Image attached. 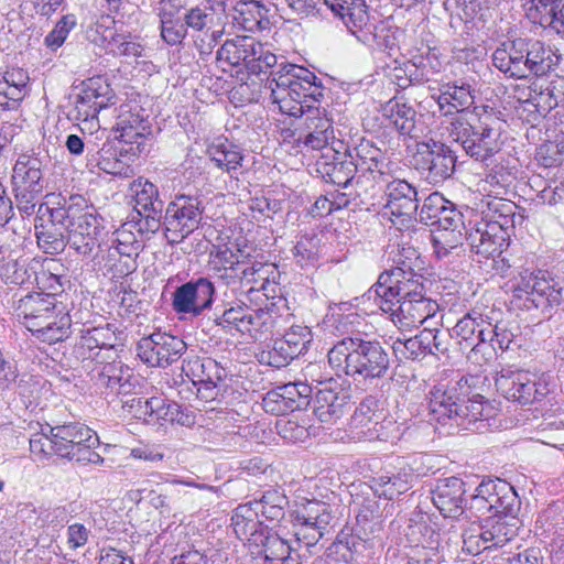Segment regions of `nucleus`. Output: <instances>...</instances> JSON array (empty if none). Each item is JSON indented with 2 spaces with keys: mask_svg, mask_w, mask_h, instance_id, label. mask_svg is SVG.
Returning <instances> with one entry per match:
<instances>
[{
  "mask_svg": "<svg viewBox=\"0 0 564 564\" xmlns=\"http://www.w3.org/2000/svg\"><path fill=\"white\" fill-rule=\"evenodd\" d=\"M327 358L333 369L355 381L384 379L391 368L390 354L383 344L361 335L338 340L328 350Z\"/></svg>",
  "mask_w": 564,
  "mask_h": 564,
  "instance_id": "nucleus-1",
  "label": "nucleus"
},
{
  "mask_svg": "<svg viewBox=\"0 0 564 564\" xmlns=\"http://www.w3.org/2000/svg\"><path fill=\"white\" fill-rule=\"evenodd\" d=\"M18 321L43 343L50 345L68 338L72 318L54 294L33 292L13 301Z\"/></svg>",
  "mask_w": 564,
  "mask_h": 564,
  "instance_id": "nucleus-2",
  "label": "nucleus"
},
{
  "mask_svg": "<svg viewBox=\"0 0 564 564\" xmlns=\"http://www.w3.org/2000/svg\"><path fill=\"white\" fill-rule=\"evenodd\" d=\"M561 55L540 40L517 37L501 43L492 53V64L509 78L543 76L554 69Z\"/></svg>",
  "mask_w": 564,
  "mask_h": 564,
  "instance_id": "nucleus-3",
  "label": "nucleus"
},
{
  "mask_svg": "<svg viewBox=\"0 0 564 564\" xmlns=\"http://www.w3.org/2000/svg\"><path fill=\"white\" fill-rule=\"evenodd\" d=\"M446 130L452 140L476 161L485 162L501 150L499 130L481 119L470 121L467 113L451 117Z\"/></svg>",
  "mask_w": 564,
  "mask_h": 564,
  "instance_id": "nucleus-4",
  "label": "nucleus"
},
{
  "mask_svg": "<svg viewBox=\"0 0 564 564\" xmlns=\"http://www.w3.org/2000/svg\"><path fill=\"white\" fill-rule=\"evenodd\" d=\"M520 508L516 489L501 478H484L468 500V512L475 517L519 514Z\"/></svg>",
  "mask_w": 564,
  "mask_h": 564,
  "instance_id": "nucleus-5",
  "label": "nucleus"
},
{
  "mask_svg": "<svg viewBox=\"0 0 564 564\" xmlns=\"http://www.w3.org/2000/svg\"><path fill=\"white\" fill-rule=\"evenodd\" d=\"M497 391L507 400L521 405L542 402L551 392L547 378L524 370L503 369L496 377Z\"/></svg>",
  "mask_w": 564,
  "mask_h": 564,
  "instance_id": "nucleus-6",
  "label": "nucleus"
},
{
  "mask_svg": "<svg viewBox=\"0 0 564 564\" xmlns=\"http://www.w3.org/2000/svg\"><path fill=\"white\" fill-rule=\"evenodd\" d=\"M198 194H178L165 208L163 227L170 242H181L200 225L204 213Z\"/></svg>",
  "mask_w": 564,
  "mask_h": 564,
  "instance_id": "nucleus-7",
  "label": "nucleus"
},
{
  "mask_svg": "<svg viewBox=\"0 0 564 564\" xmlns=\"http://www.w3.org/2000/svg\"><path fill=\"white\" fill-rule=\"evenodd\" d=\"M513 295L523 300L528 308L533 306L545 311L560 305L563 299V286L547 271L524 270L513 285Z\"/></svg>",
  "mask_w": 564,
  "mask_h": 564,
  "instance_id": "nucleus-8",
  "label": "nucleus"
},
{
  "mask_svg": "<svg viewBox=\"0 0 564 564\" xmlns=\"http://www.w3.org/2000/svg\"><path fill=\"white\" fill-rule=\"evenodd\" d=\"M413 165L429 184L440 185L454 174L456 155L445 143L430 139L416 143Z\"/></svg>",
  "mask_w": 564,
  "mask_h": 564,
  "instance_id": "nucleus-9",
  "label": "nucleus"
},
{
  "mask_svg": "<svg viewBox=\"0 0 564 564\" xmlns=\"http://www.w3.org/2000/svg\"><path fill=\"white\" fill-rule=\"evenodd\" d=\"M404 536L410 549L397 556V564H440L443 560L441 533L423 518L411 519L404 529Z\"/></svg>",
  "mask_w": 564,
  "mask_h": 564,
  "instance_id": "nucleus-10",
  "label": "nucleus"
},
{
  "mask_svg": "<svg viewBox=\"0 0 564 564\" xmlns=\"http://www.w3.org/2000/svg\"><path fill=\"white\" fill-rule=\"evenodd\" d=\"M485 380L486 378L480 375H467L462 376L454 383L434 386L427 395L430 420L446 425L456 401H462V397L468 395L473 392V389H477Z\"/></svg>",
  "mask_w": 564,
  "mask_h": 564,
  "instance_id": "nucleus-11",
  "label": "nucleus"
},
{
  "mask_svg": "<svg viewBox=\"0 0 564 564\" xmlns=\"http://www.w3.org/2000/svg\"><path fill=\"white\" fill-rule=\"evenodd\" d=\"M332 519L329 506L319 500H308L294 511V534L306 552L314 553L319 540L328 532Z\"/></svg>",
  "mask_w": 564,
  "mask_h": 564,
  "instance_id": "nucleus-12",
  "label": "nucleus"
},
{
  "mask_svg": "<svg viewBox=\"0 0 564 564\" xmlns=\"http://www.w3.org/2000/svg\"><path fill=\"white\" fill-rule=\"evenodd\" d=\"M270 76L271 85L285 88V93L305 99L307 104L319 101L324 96L321 79L303 66L282 62L278 70L270 72Z\"/></svg>",
  "mask_w": 564,
  "mask_h": 564,
  "instance_id": "nucleus-13",
  "label": "nucleus"
},
{
  "mask_svg": "<svg viewBox=\"0 0 564 564\" xmlns=\"http://www.w3.org/2000/svg\"><path fill=\"white\" fill-rule=\"evenodd\" d=\"M186 343L172 334L154 332L137 344L138 357L149 367L166 368L186 351Z\"/></svg>",
  "mask_w": 564,
  "mask_h": 564,
  "instance_id": "nucleus-14",
  "label": "nucleus"
},
{
  "mask_svg": "<svg viewBox=\"0 0 564 564\" xmlns=\"http://www.w3.org/2000/svg\"><path fill=\"white\" fill-rule=\"evenodd\" d=\"M386 204L383 215L400 229L409 228L419 209L416 188L405 180L386 181Z\"/></svg>",
  "mask_w": 564,
  "mask_h": 564,
  "instance_id": "nucleus-15",
  "label": "nucleus"
},
{
  "mask_svg": "<svg viewBox=\"0 0 564 564\" xmlns=\"http://www.w3.org/2000/svg\"><path fill=\"white\" fill-rule=\"evenodd\" d=\"M349 404L350 395L333 378L315 386L311 409L318 421L336 423L348 412Z\"/></svg>",
  "mask_w": 564,
  "mask_h": 564,
  "instance_id": "nucleus-16",
  "label": "nucleus"
},
{
  "mask_svg": "<svg viewBox=\"0 0 564 564\" xmlns=\"http://www.w3.org/2000/svg\"><path fill=\"white\" fill-rule=\"evenodd\" d=\"M216 289L210 279L200 276L191 280L173 292L172 306L176 313L200 316L210 310L214 303Z\"/></svg>",
  "mask_w": 564,
  "mask_h": 564,
  "instance_id": "nucleus-17",
  "label": "nucleus"
},
{
  "mask_svg": "<svg viewBox=\"0 0 564 564\" xmlns=\"http://www.w3.org/2000/svg\"><path fill=\"white\" fill-rule=\"evenodd\" d=\"M297 142L313 150H325V152L336 148V144L344 149V143L336 140L333 122L327 117L326 110L315 106H307L300 126Z\"/></svg>",
  "mask_w": 564,
  "mask_h": 564,
  "instance_id": "nucleus-18",
  "label": "nucleus"
},
{
  "mask_svg": "<svg viewBox=\"0 0 564 564\" xmlns=\"http://www.w3.org/2000/svg\"><path fill=\"white\" fill-rule=\"evenodd\" d=\"M83 88L76 100V119L84 122L97 120L98 113L115 104V94L110 85L101 77L83 82Z\"/></svg>",
  "mask_w": 564,
  "mask_h": 564,
  "instance_id": "nucleus-19",
  "label": "nucleus"
},
{
  "mask_svg": "<svg viewBox=\"0 0 564 564\" xmlns=\"http://www.w3.org/2000/svg\"><path fill=\"white\" fill-rule=\"evenodd\" d=\"M324 4L338 17L358 40L369 42L375 36L366 0H324Z\"/></svg>",
  "mask_w": 564,
  "mask_h": 564,
  "instance_id": "nucleus-20",
  "label": "nucleus"
},
{
  "mask_svg": "<svg viewBox=\"0 0 564 564\" xmlns=\"http://www.w3.org/2000/svg\"><path fill=\"white\" fill-rule=\"evenodd\" d=\"M466 488L463 479L448 477L437 480L432 489V502L445 518L458 519L468 511L465 499Z\"/></svg>",
  "mask_w": 564,
  "mask_h": 564,
  "instance_id": "nucleus-21",
  "label": "nucleus"
},
{
  "mask_svg": "<svg viewBox=\"0 0 564 564\" xmlns=\"http://www.w3.org/2000/svg\"><path fill=\"white\" fill-rule=\"evenodd\" d=\"M316 171L327 182L347 188L355 178L357 167L346 149L330 148L316 162Z\"/></svg>",
  "mask_w": 564,
  "mask_h": 564,
  "instance_id": "nucleus-22",
  "label": "nucleus"
},
{
  "mask_svg": "<svg viewBox=\"0 0 564 564\" xmlns=\"http://www.w3.org/2000/svg\"><path fill=\"white\" fill-rule=\"evenodd\" d=\"M437 312L436 301L427 296H419L401 301L395 313H392L391 322L400 330H411L425 323L432 324Z\"/></svg>",
  "mask_w": 564,
  "mask_h": 564,
  "instance_id": "nucleus-23",
  "label": "nucleus"
},
{
  "mask_svg": "<svg viewBox=\"0 0 564 564\" xmlns=\"http://www.w3.org/2000/svg\"><path fill=\"white\" fill-rule=\"evenodd\" d=\"M508 231L495 223H479L468 236L471 249L484 258L500 257L508 246Z\"/></svg>",
  "mask_w": 564,
  "mask_h": 564,
  "instance_id": "nucleus-24",
  "label": "nucleus"
},
{
  "mask_svg": "<svg viewBox=\"0 0 564 564\" xmlns=\"http://www.w3.org/2000/svg\"><path fill=\"white\" fill-rule=\"evenodd\" d=\"M117 130L120 132V141L129 145L126 152L139 155L147 151L151 126L139 112H121L118 118Z\"/></svg>",
  "mask_w": 564,
  "mask_h": 564,
  "instance_id": "nucleus-25",
  "label": "nucleus"
},
{
  "mask_svg": "<svg viewBox=\"0 0 564 564\" xmlns=\"http://www.w3.org/2000/svg\"><path fill=\"white\" fill-rule=\"evenodd\" d=\"M116 343L117 335L110 324L90 327L82 330L79 341L75 347V352L77 357L83 360H95L99 357L101 350H105L110 352L108 358H111V355H116Z\"/></svg>",
  "mask_w": 564,
  "mask_h": 564,
  "instance_id": "nucleus-26",
  "label": "nucleus"
},
{
  "mask_svg": "<svg viewBox=\"0 0 564 564\" xmlns=\"http://www.w3.org/2000/svg\"><path fill=\"white\" fill-rule=\"evenodd\" d=\"M231 527L241 541L248 542L252 547L268 532V527L262 524L260 514L251 502L238 506L231 517Z\"/></svg>",
  "mask_w": 564,
  "mask_h": 564,
  "instance_id": "nucleus-27",
  "label": "nucleus"
},
{
  "mask_svg": "<svg viewBox=\"0 0 564 564\" xmlns=\"http://www.w3.org/2000/svg\"><path fill=\"white\" fill-rule=\"evenodd\" d=\"M261 43L252 36L238 35L235 39L227 40L217 51V61L225 62L230 66L245 64L247 68L256 73L254 66H250L257 51L260 52Z\"/></svg>",
  "mask_w": 564,
  "mask_h": 564,
  "instance_id": "nucleus-28",
  "label": "nucleus"
},
{
  "mask_svg": "<svg viewBox=\"0 0 564 564\" xmlns=\"http://www.w3.org/2000/svg\"><path fill=\"white\" fill-rule=\"evenodd\" d=\"M144 415L149 416L150 423L163 420L182 426H192L196 422L194 412L162 397L147 399Z\"/></svg>",
  "mask_w": 564,
  "mask_h": 564,
  "instance_id": "nucleus-29",
  "label": "nucleus"
},
{
  "mask_svg": "<svg viewBox=\"0 0 564 564\" xmlns=\"http://www.w3.org/2000/svg\"><path fill=\"white\" fill-rule=\"evenodd\" d=\"M354 165L357 173H369L377 183L387 181V162L386 155L372 142L362 140L355 148Z\"/></svg>",
  "mask_w": 564,
  "mask_h": 564,
  "instance_id": "nucleus-30",
  "label": "nucleus"
},
{
  "mask_svg": "<svg viewBox=\"0 0 564 564\" xmlns=\"http://www.w3.org/2000/svg\"><path fill=\"white\" fill-rule=\"evenodd\" d=\"M269 9L260 1H240L234 7V24L248 32L263 31L269 28Z\"/></svg>",
  "mask_w": 564,
  "mask_h": 564,
  "instance_id": "nucleus-31",
  "label": "nucleus"
},
{
  "mask_svg": "<svg viewBox=\"0 0 564 564\" xmlns=\"http://www.w3.org/2000/svg\"><path fill=\"white\" fill-rule=\"evenodd\" d=\"M519 523L518 514H497L486 520L481 528L494 554L517 535Z\"/></svg>",
  "mask_w": 564,
  "mask_h": 564,
  "instance_id": "nucleus-32",
  "label": "nucleus"
},
{
  "mask_svg": "<svg viewBox=\"0 0 564 564\" xmlns=\"http://www.w3.org/2000/svg\"><path fill=\"white\" fill-rule=\"evenodd\" d=\"M42 167L43 163L40 158L21 154L13 166V186L45 189L46 180L43 176Z\"/></svg>",
  "mask_w": 564,
  "mask_h": 564,
  "instance_id": "nucleus-33",
  "label": "nucleus"
},
{
  "mask_svg": "<svg viewBox=\"0 0 564 564\" xmlns=\"http://www.w3.org/2000/svg\"><path fill=\"white\" fill-rule=\"evenodd\" d=\"M207 155L216 167L228 173L231 178L238 180L235 174L243 161V154L238 145L227 139H218L207 148Z\"/></svg>",
  "mask_w": 564,
  "mask_h": 564,
  "instance_id": "nucleus-34",
  "label": "nucleus"
},
{
  "mask_svg": "<svg viewBox=\"0 0 564 564\" xmlns=\"http://www.w3.org/2000/svg\"><path fill=\"white\" fill-rule=\"evenodd\" d=\"M182 371L194 384L198 382L213 383L214 381H224L226 370L213 358L208 357H187L183 361Z\"/></svg>",
  "mask_w": 564,
  "mask_h": 564,
  "instance_id": "nucleus-35",
  "label": "nucleus"
},
{
  "mask_svg": "<svg viewBox=\"0 0 564 564\" xmlns=\"http://www.w3.org/2000/svg\"><path fill=\"white\" fill-rule=\"evenodd\" d=\"M387 126L393 127L402 135H413L416 122L415 109L398 98L390 99L382 107Z\"/></svg>",
  "mask_w": 564,
  "mask_h": 564,
  "instance_id": "nucleus-36",
  "label": "nucleus"
},
{
  "mask_svg": "<svg viewBox=\"0 0 564 564\" xmlns=\"http://www.w3.org/2000/svg\"><path fill=\"white\" fill-rule=\"evenodd\" d=\"M392 280L397 283V293H400V301L417 299L425 295L424 282L426 279L414 271L411 265L405 261L399 263L398 267L391 270Z\"/></svg>",
  "mask_w": 564,
  "mask_h": 564,
  "instance_id": "nucleus-37",
  "label": "nucleus"
},
{
  "mask_svg": "<svg viewBox=\"0 0 564 564\" xmlns=\"http://www.w3.org/2000/svg\"><path fill=\"white\" fill-rule=\"evenodd\" d=\"M253 547L258 556L254 557V564H269L274 562H283L293 558L290 555L289 544L278 534H271L269 531L258 541Z\"/></svg>",
  "mask_w": 564,
  "mask_h": 564,
  "instance_id": "nucleus-38",
  "label": "nucleus"
},
{
  "mask_svg": "<svg viewBox=\"0 0 564 564\" xmlns=\"http://www.w3.org/2000/svg\"><path fill=\"white\" fill-rule=\"evenodd\" d=\"M382 412L383 410L380 409L379 401L375 397H366L355 409L349 421V429L354 437L359 440L361 432H365L372 424H378V420L382 419Z\"/></svg>",
  "mask_w": 564,
  "mask_h": 564,
  "instance_id": "nucleus-39",
  "label": "nucleus"
},
{
  "mask_svg": "<svg viewBox=\"0 0 564 564\" xmlns=\"http://www.w3.org/2000/svg\"><path fill=\"white\" fill-rule=\"evenodd\" d=\"M52 429L54 430V436L58 440L59 457L68 456L69 451L76 445H80L82 442H90L94 432L79 422L56 425Z\"/></svg>",
  "mask_w": 564,
  "mask_h": 564,
  "instance_id": "nucleus-40",
  "label": "nucleus"
},
{
  "mask_svg": "<svg viewBox=\"0 0 564 564\" xmlns=\"http://www.w3.org/2000/svg\"><path fill=\"white\" fill-rule=\"evenodd\" d=\"M161 36L169 45L181 44L186 36V26L180 17H175L171 0L160 2Z\"/></svg>",
  "mask_w": 564,
  "mask_h": 564,
  "instance_id": "nucleus-41",
  "label": "nucleus"
},
{
  "mask_svg": "<svg viewBox=\"0 0 564 564\" xmlns=\"http://www.w3.org/2000/svg\"><path fill=\"white\" fill-rule=\"evenodd\" d=\"M130 191L135 202V212H158L164 209V202L160 197V192L156 185L150 181L138 177L130 185Z\"/></svg>",
  "mask_w": 564,
  "mask_h": 564,
  "instance_id": "nucleus-42",
  "label": "nucleus"
},
{
  "mask_svg": "<svg viewBox=\"0 0 564 564\" xmlns=\"http://www.w3.org/2000/svg\"><path fill=\"white\" fill-rule=\"evenodd\" d=\"M397 283L392 280V274L389 270L379 275L377 283L369 291V293H375L376 304L383 313L389 314L390 318L401 302L400 293H397Z\"/></svg>",
  "mask_w": 564,
  "mask_h": 564,
  "instance_id": "nucleus-43",
  "label": "nucleus"
},
{
  "mask_svg": "<svg viewBox=\"0 0 564 564\" xmlns=\"http://www.w3.org/2000/svg\"><path fill=\"white\" fill-rule=\"evenodd\" d=\"M44 214L40 218V224H35V238L39 248L47 254H58L64 251L67 245V236L64 227H55L52 224L44 223Z\"/></svg>",
  "mask_w": 564,
  "mask_h": 564,
  "instance_id": "nucleus-44",
  "label": "nucleus"
},
{
  "mask_svg": "<svg viewBox=\"0 0 564 564\" xmlns=\"http://www.w3.org/2000/svg\"><path fill=\"white\" fill-rule=\"evenodd\" d=\"M36 426L40 427L39 432H34L30 440V452L34 455L35 460L44 463L53 456L59 457L58 440L54 436V430L50 424L42 425L39 422Z\"/></svg>",
  "mask_w": 564,
  "mask_h": 564,
  "instance_id": "nucleus-45",
  "label": "nucleus"
},
{
  "mask_svg": "<svg viewBox=\"0 0 564 564\" xmlns=\"http://www.w3.org/2000/svg\"><path fill=\"white\" fill-rule=\"evenodd\" d=\"M18 76L19 79L14 80V73L0 74V109H13L23 99L28 77L21 72Z\"/></svg>",
  "mask_w": 564,
  "mask_h": 564,
  "instance_id": "nucleus-46",
  "label": "nucleus"
},
{
  "mask_svg": "<svg viewBox=\"0 0 564 564\" xmlns=\"http://www.w3.org/2000/svg\"><path fill=\"white\" fill-rule=\"evenodd\" d=\"M279 393H269V400L273 398H281L285 405L286 401L292 402L293 409H301L312 404V397L315 392V387H312L304 382H290L279 388Z\"/></svg>",
  "mask_w": 564,
  "mask_h": 564,
  "instance_id": "nucleus-47",
  "label": "nucleus"
},
{
  "mask_svg": "<svg viewBox=\"0 0 564 564\" xmlns=\"http://www.w3.org/2000/svg\"><path fill=\"white\" fill-rule=\"evenodd\" d=\"M438 322L425 326L420 333L427 348L429 355L436 358L447 355L452 341V334L447 329L440 328Z\"/></svg>",
  "mask_w": 564,
  "mask_h": 564,
  "instance_id": "nucleus-48",
  "label": "nucleus"
},
{
  "mask_svg": "<svg viewBox=\"0 0 564 564\" xmlns=\"http://www.w3.org/2000/svg\"><path fill=\"white\" fill-rule=\"evenodd\" d=\"M129 369L130 368L124 366L121 361L113 360L106 362L93 370L96 372L95 382L98 387L107 390V395H113L116 387L122 382L126 377V371H129Z\"/></svg>",
  "mask_w": 564,
  "mask_h": 564,
  "instance_id": "nucleus-49",
  "label": "nucleus"
},
{
  "mask_svg": "<svg viewBox=\"0 0 564 564\" xmlns=\"http://www.w3.org/2000/svg\"><path fill=\"white\" fill-rule=\"evenodd\" d=\"M261 516L268 520H281L284 517L286 497L278 490L265 491L260 499L250 501Z\"/></svg>",
  "mask_w": 564,
  "mask_h": 564,
  "instance_id": "nucleus-50",
  "label": "nucleus"
},
{
  "mask_svg": "<svg viewBox=\"0 0 564 564\" xmlns=\"http://www.w3.org/2000/svg\"><path fill=\"white\" fill-rule=\"evenodd\" d=\"M270 98L273 104L278 105L279 110L282 113L303 119L305 117L307 106H313L312 104H307V100L305 99L295 98V96L290 93H285V88H278L270 84Z\"/></svg>",
  "mask_w": 564,
  "mask_h": 564,
  "instance_id": "nucleus-51",
  "label": "nucleus"
},
{
  "mask_svg": "<svg viewBox=\"0 0 564 564\" xmlns=\"http://www.w3.org/2000/svg\"><path fill=\"white\" fill-rule=\"evenodd\" d=\"M132 223H127L113 232L112 245L109 250L120 256L128 258L138 257L143 249V242L137 239L135 235L131 231Z\"/></svg>",
  "mask_w": 564,
  "mask_h": 564,
  "instance_id": "nucleus-52",
  "label": "nucleus"
},
{
  "mask_svg": "<svg viewBox=\"0 0 564 564\" xmlns=\"http://www.w3.org/2000/svg\"><path fill=\"white\" fill-rule=\"evenodd\" d=\"M485 318L481 313L476 310H471L464 315L454 326V334L460 338L462 341L466 343V347H470L471 350L477 348L475 344L476 334L479 326H484Z\"/></svg>",
  "mask_w": 564,
  "mask_h": 564,
  "instance_id": "nucleus-53",
  "label": "nucleus"
},
{
  "mask_svg": "<svg viewBox=\"0 0 564 564\" xmlns=\"http://www.w3.org/2000/svg\"><path fill=\"white\" fill-rule=\"evenodd\" d=\"M444 97L443 99L452 100V108L455 110V115L466 113L465 110L468 109L474 104V94L469 84L457 82L444 84Z\"/></svg>",
  "mask_w": 564,
  "mask_h": 564,
  "instance_id": "nucleus-54",
  "label": "nucleus"
},
{
  "mask_svg": "<svg viewBox=\"0 0 564 564\" xmlns=\"http://www.w3.org/2000/svg\"><path fill=\"white\" fill-rule=\"evenodd\" d=\"M410 488L409 482L401 475H380L372 478L371 489L386 500H393Z\"/></svg>",
  "mask_w": 564,
  "mask_h": 564,
  "instance_id": "nucleus-55",
  "label": "nucleus"
},
{
  "mask_svg": "<svg viewBox=\"0 0 564 564\" xmlns=\"http://www.w3.org/2000/svg\"><path fill=\"white\" fill-rule=\"evenodd\" d=\"M102 41L107 42V50L119 56H141L142 46L132 41L130 35L117 34L110 30H105Z\"/></svg>",
  "mask_w": 564,
  "mask_h": 564,
  "instance_id": "nucleus-56",
  "label": "nucleus"
},
{
  "mask_svg": "<svg viewBox=\"0 0 564 564\" xmlns=\"http://www.w3.org/2000/svg\"><path fill=\"white\" fill-rule=\"evenodd\" d=\"M381 497L382 496L378 495L375 489L366 497H356L354 502L358 507L357 521L359 523H367L382 518L388 503H384L382 508L380 502Z\"/></svg>",
  "mask_w": 564,
  "mask_h": 564,
  "instance_id": "nucleus-57",
  "label": "nucleus"
},
{
  "mask_svg": "<svg viewBox=\"0 0 564 564\" xmlns=\"http://www.w3.org/2000/svg\"><path fill=\"white\" fill-rule=\"evenodd\" d=\"M454 204L447 200L441 193L430 194L423 202L420 209V220L426 225L435 226L436 219H440Z\"/></svg>",
  "mask_w": 564,
  "mask_h": 564,
  "instance_id": "nucleus-58",
  "label": "nucleus"
},
{
  "mask_svg": "<svg viewBox=\"0 0 564 564\" xmlns=\"http://www.w3.org/2000/svg\"><path fill=\"white\" fill-rule=\"evenodd\" d=\"M247 313L248 305L245 303L232 305L228 308H225L220 315H215L213 323L226 332L235 328L237 332L242 333L243 328H246L245 321Z\"/></svg>",
  "mask_w": 564,
  "mask_h": 564,
  "instance_id": "nucleus-59",
  "label": "nucleus"
},
{
  "mask_svg": "<svg viewBox=\"0 0 564 564\" xmlns=\"http://www.w3.org/2000/svg\"><path fill=\"white\" fill-rule=\"evenodd\" d=\"M462 539L463 550L467 553L477 555L485 552L487 557L494 555L481 525L467 528Z\"/></svg>",
  "mask_w": 564,
  "mask_h": 564,
  "instance_id": "nucleus-60",
  "label": "nucleus"
},
{
  "mask_svg": "<svg viewBox=\"0 0 564 564\" xmlns=\"http://www.w3.org/2000/svg\"><path fill=\"white\" fill-rule=\"evenodd\" d=\"M372 424L369 429L361 432L360 441H392L398 437L400 426L392 419L386 417L382 413V419L378 420V424L373 427Z\"/></svg>",
  "mask_w": 564,
  "mask_h": 564,
  "instance_id": "nucleus-61",
  "label": "nucleus"
},
{
  "mask_svg": "<svg viewBox=\"0 0 564 564\" xmlns=\"http://www.w3.org/2000/svg\"><path fill=\"white\" fill-rule=\"evenodd\" d=\"M283 341L297 356L305 354L313 340V334L310 327L304 325L291 326L282 337Z\"/></svg>",
  "mask_w": 564,
  "mask_h": 564,
  "instance_id": "nucleus-62",
  "label": "nucleus"
},
{
  "mask_svg": "<svg viewBox=\"0 0 564 564\" xmlns=\"http://www.w3.org/2000/svg\"><path fill=\"white\" fill-rule=\"evenodd\" d=\"M299 357L286 346L282 338L273 340L272 347L268 351H262L261 361L271 367L281 368L290 364L291 360Z\"/></svg>",
  "mask_w": 564,
  "mask_h": 564,
  "instance_id": "nucleus-63",
  "label": "nucleus"
},
{
  "mask_svg": "<svg viewBox=\"0 0 564 564\" xmlns=\"http://www.w3.org/2000/svg\"><path fill=\"white\" fill-rule=\"evenodd\" d=\"M44 382L33 375L24 373L17 384V393L26 408L37 404Z\"/></svg>",
  "mask_w": 564,
  "mask_h": 564,
  "instance_id": "nucleus-64",
  "label": "nucleus"
}]
</instances>
